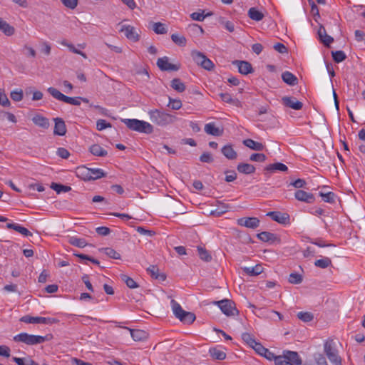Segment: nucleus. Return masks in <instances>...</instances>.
Here are the masks:
<instances>
[{
    "mask_svg": "<svg viewBox=\"0 0 365 365\" xmlns=\"http://www.w3.org/2000/svg\"><path fill=\"white\" fill-rule=\"evenodd\" d=\"M150 120L154 124L164 127L173 123L176 117L158 109H153L148 111Z\"/></svg>",
    "mask_w": 365,
    "mask_h": 365,
    "instance_id": "f257e3e1",
    "label": "nucleus"
},
{
    "mask_svg": "<svg viewBox=\"0 0 365 365\" xmlns=\"http://www.w3.org/2000/svg\"><path fill=\"white\" fill-rule=\"evenodd\" d=\"M121 121L132 130L146 134H150L153 132V126L146 121L138 119H122Z\"/></svg>",
    "mask_w": 365,
    "mask_h": 365,
    "instance_id": "f03ea898",
    "label": "nucleus"
},
{
    "mask_svg": "<svg viewBox=\"0 0 365 365\" xmlns=\"http://www.w3.org/2000/svg\"><path fill=\"white\" fill-rule=\"evenodd\" d=\"M170 304L173 314L180 322L186 324H190L195 320V315L192 312L183 310L180 304L175 300L172 299Z\"/></svg>",
    "mask_w": 365,
    "mask_h": 365,
    "instance_id": "7ed1b4c3",
    "label": "nucleus"
},
{
    "mask_svg": "<svg viewBox=\"0 0 365 365\" xmlns=\"http://www.w3.org/2000/svg\"><path fill=\"white\" fill-rule=\"evenodd\" d=\"M49 339L48 335L39 336L29 334L26 332L20 333L14 336V340L16 342H22L27 345L39 344L48 341Z\"/></svg>",
    "mask_w": 365,
    "mask_h": 365,
    "instance_id": "20e7f679",
    "label": "nucleus"
},
{
    "mask_svg": "<svg viewBox=\"0 0 365 365\" xmlns=\"http://www.w3.org/2000/svg\"><path fill=\"white\" fill-rule=\"evenodd\" d=\"M276 365H299L302 364V360L296 351H284L283 355L277 356L275 358Z\"/></svg>",
    "mask_w": 365,
    "mask_h": 365,
    "instance_id": "39448f33",
    "label": "nucleus"
},
{
    "mask_svg": "<svg viewBox=\"0 0 365 365\" xmlns=\"http://www.w3.org/2000/svg\"><path fill=\"white\" fill-rule=\"evenodd\" d=\"M324 353L330 362L334 365H339L341 363L340 356L338 354L337 350L334 347L333 340L327 341L324 345Z\"/></svg>",
    "mask_w": 365,
    "mask_h": 365,
    "instance_id": "423d86ee",
    "label": "nucleus"
},
{
    "mask_svg": "<svg viewBox=\"0 0 365 365\" xmlns=\"http://www.w3.org/2000/svg\"><path fill=\"white\" fill-rule=\"evenodd\" d=\"M47 91L50 95L58 101L74 106L81 105V97L73 98L66 96L53 87H49Z\"/></svg>",
    "mask_w": 365,
    "mask_h": 365,
    "instance_id": "0eeeda50",
    "label": "nucleus"
},
{
    "mask_svg": "<svg viewBox=\"0 0 365 365\" xmlns=\"http://www.w3.org/2000/svg\"><path fill=\"white\" fill-rule=\"evenodd\" d=\"M213 303L217 304L222 313L228 317L238 314V310L236 309L235 304L232 300L222 299L220 301H215Z\"/></svg>",
    "mask_w": 365,
    "mask_h": 365,
    "instance_id": "6e6552de",
    "label": "nucleus"
},
{
    "mask_svg": "<svg viewBox=\"0 0 365 365\" xmlns=\"http://www.w3.org/2000/svg\"><path fill=\"white\" fill-rule=\"evenodd\" d=\"M20 321L27 324H52L58 322L56 318L42 317H31L25 315L20 319Z\"/></svg>",
    "mask_w": 365,
    "mask_h": 365,
    "instance_id": "1a4fd4ad",
    "label": "nucleus"
},
{
    "mask_svg": "<svg viewBox=\"0 0 365 365\" xmlns=\"http://www.w3.org/2000/svg\"><path fill=\"white\" fill-rule=\"evenodd\" d=\"M156 64L162 71H177L180 68V64H173L170 63L169 58L168 56L159 58Z\"/></svg>",
    "mask_w": 365,
    "mask_h": 365,
    "instance_id": "9d476101",
    "label": "nucleus"
},
{
    "mask_svg": "<svg viewBox=\"0 0 365 365\" xmlns=\"http://www.w3.org/2000/svg\"><path fill=\"white\" fill-rule=\"evenodd\" d=\"M237 224L247 228L255 229L259 227V220L257 217H242L237 220Z\"/></svg>",
    "mask_w": 365,
    "mask_h": 365,
    "instance_id": "9b49d317",
    "label": "nucleus"
},
{
    "mask_svg": "<svg viewBox=\"0 0 365 365\" xmlns=\"http://www.w3.org/2000/svg\"><path fill=\"white\" fill-rule=\"evenodd\" d=\"M282 101L286 107L294 110H300L303 106V103L293 96H284L282 98Z\"/></svg>",
    "mask_w": 365,
    "mask_h": 365,
    "instance_id": "f8f14e48",
    "label": "nucleus"
},
{
    "mask_svg": "<svg viewBox=\"0 0 365 365\" xmlns=\"http://www.w3.org/2000/svg\"><path fill=\"white\" fill-rule=\"evenodd\" d=\"M120 31L124 33L126 38L129 40L134 42L139 40V35L135 32V28L130 25H123Z\"/></svg>",
    "mask_w": 365,
    "mask_h": 365,
    "instance_id": "ddd939ff",
    "label": "nucleus"
},
{
    "mask_svg": "<svg viewBox=\"0 0 365 365\" xmlns=\"http://www.w3.org/2000/svg\"><path fill=\"white\" fill-rule=\"evenodd\" d=\"M267 215L269 216L274 221H276L280 224L284 225L289 222V215L287 213H282L278 211H272L269 212Z\"/></svg>",
    "mask_w": 365,
    "mask_h": 365,
    "instance_id": "4468645a",
    "label": "nucleus"
},
{
    "mask_svg": "<svg viewBox=\"0 0 365 365\" xmlns=\"http://www.w3.org/2000/svg\"><path fill=\"white\" fill-rule=\"evenodd\" d=\"M257 238L262 242H269L272 244L280 242L279 238L274 233L269 232H262L257 235Z\"/></svg>",
    "mask_w": 365,
    "mask_h": 365,
    "instance_id": "2eb2a0df",
    "label": "nucleus"
},
{
    "mask_svg": "<svg viewBox=\"0 0 365 365\" xmlns=\"http://www.w3.org/2000/svg\"><path fill=\"white\" fill-rule=\"evenodd\" d=\"M295 198L301 202L307 203H312L314 202L315 198L313 194L304 191L302 190H298L294 194Z\"/></svg>",
    "mask_w": 365,
    "mask_h": 365,
    "instance_id": "dca6fc26",
    "label": "nucleus"
},
{
    "mask_svg": "<svg viewBox=\"0 0 365 365\" xmlns=\"http://www.w3.org/2000/svg\"><path fill=\"white\" fill-rule=\"evenodd\" d=\"M55 122L53 133L54 135L63 136L66 133V126L63 120L61 118L53 119Z\"/></svg>",
    "mask_w": 365,
    "mask_h": 365,
    "instance_id": "f3484780",
    "label": "nucleus"
},
{
    "mask_svg": "<svg viewBox=\"0 0 365 365\" xmlns=\"http://www.w3.org/2000/svg\"><path fill=\"white\" fill-rule=\"evenodd\" d=\"M234 64L237 66L239 72L243 75H247L253 72L251 63L247 61H235Z\"/></svg>",
    "mask_w": 365,
    "mask_h": 365,
    "instance_id": "a211bd4d",
    "label": "nucleus"
},
{
    "mask_svg": "<svg viewBox=\"0 0 365 365\" xmlns=\"http://www.w3.org/2000/svg\"><path fill=\"white\" fill-rule=\"evenodd\" d=\"M32 121L36 125L41 127L43 129L48 128L50 125L48 119L39 114L34 115L32 118Z\"/></svg>",
    "mask_w": 365,
    "mask_h": 365,
    "instance_id": "6ab92c4d",
    "label": "nucleus"
},
{
    "mask_svg": "<svg viewBox=\"0 0 365 365\" xmlns=\"http://www.w3.org/2000/svg\"><path fill=\"white\" fill-rule=\"evenodd\" d=\"M318 35L320 41L326 46H329L330 43H331L334 41V38L327 34V31L323 26H320L318 30Z\"/></svg>",
    "mask_w": 365,
    "mask_h": 365,
    "instance_id": "aec40b11",
    "label": "nucleus"
},
{
    "mask_svg": "<svg viewBox=\"0 0 365 365\" xmlns=\"http://www.w3.org/2000/svg\"><path fill=\"white\" fill-rule=\"evenodd\" d=\"M204 130L206 133L213 136H220L223 133V130L216 127L215 123L205 124Z\"/></svg>",
    "mask_w": 365,
    "mask_h": 365,
    "instance_id": "412c9836",
    "label": "nucleus"
},
{
    "mask_svg": "<svg viewBox=\"0 0 365 365\" xmlns=\"http://www.w3.org/2000/svg\"><path fill=\"white\" fill-rule=\"evenodd\" d=\"M76 175L85 181L91 180L90 168L86 166L78 167L76 170Z\"/></svg>",
    "mask_w": 365,
    "mask_h": 365,
    "instance_id": "4be33fe9",
    "label": "nucleus"
},
{
    "mask_svg": "<svg viewBox=\"0 0 365 365\" xmlns=\"http://www.w3.org/2000/svg\"><path fill=\"white\" fill-rule=\"evenodd\" d=\"M130 333V335L134 341H143L148 337V334L143 330L140 329H131L126 328Z\"/></svg>",
    "mask_w": 365,
    "mask_h": 365,
    "instance_id": "5701e85b",
    "label": "nucleus"
},
{
    "mask_svg": "<svg viewBox=\"0 0 365 365\" xmlns=\"http://www.w3.org/2000/svg\"><path fill=\"white\" fill-rule=\"evenodd\" d=\"M264 170L270 173H274L275 171L287 172L288 170V167L282 163H275L266 166Z\"/></svg>",
    "mask_w": 365,
    "mask_h": 365,
    "instance_id": "b1692460",
    "label": "nucleus"
},
{
    "mask_svg": "<svg viewBox=\"0 0 365 365\" xmlns=\"http://www.w3.org/2000/svg\"><path fill=\"white\" fill-rule=\"evenodd\" d=\"M0 30L7 36H12L15 32L14 27L9 24L1 18H0Z\"/></svg>",
    "mask_w": 365,
    "mask_h": 365,
    "instance_id": "393cba45",
    "label": "nucleus"
},
{
    "mask_svg": "<svg viewBox=\"0 0 365 365\" xmlns=\"http://www.w3.org/2000/svg\"><path fill=\"white\" fill-rule=\"evenodd\" d=\"M239 173L250 175L255 172V167L249 163H239L237 166Z\"/></svg>",
    "mask_w": 365,
    "mask_h": 365,
    "instance_id": "a878e982",
    "label": "nucleus"
},
{
    "mask_svg": "<svg viewBox=\"0 0 365 365\" xmlns=\"http://www.w3.org/2000/svg\"><path fill=\"white\" fill-rule=\"evenodd\" d=\"M243 144L249 148L256 151H262L264 148V146L262 143L255 141L250 138L243 140Z\"/></svg>",
    "mask_w": 365,
    "mask_h": 365,
    "instance_id": "bb28decb",
    "label": "nucleus"
},
{
    "mask_svg": "<svg viewBox=\"0 0 365 365\" xmlns=\"http://www.w3.org/2000/svg\"><path fill=\"white\" fill-rule=\"evenodd\" d=\"M222 153L229 160L236 159L237 157V154L236 151L233 149L231 145H225L222 150Z\"/></svg>",
    "mask_w": 365,
    "mask_h": 365,
    "instance_id": "cd10ccee",
    "label": "nucleus"
},
{
    "mask_svg": "<svg viewBox=\"0 0 365 365\" xmlns=\"http://www.w3.org/2000/svg\"><path fill=\"white\" fill-rule=\"evenodd\" d=\"M282 78L284 83L289 86H295L298 83L297 78L291 72L285 71L282 74Z\"/></svg>",
    "mask_w": 365,
    "mask_h": 365,
    "instance_id": "c85d7f7f",
    "label": "nucleus"
},
{
    "mask_svg": "<svg viewBox=\"0 0 365 365\" xmlns=\"http://www.w3.org/2000/svg\"><path fill=\"white\" fill-rule=\"evenodd\" d=\"M242 270L250 276H257L262 272L263 268L260 264H257L255 267H245Z\"/></svg>",
    "mask_w": 365,
    "mask_h": 365,
    "instance_id": "c756f323",
    "label": "nucleus"
},
{
    "mask_svg": "<svg viewBox=\"0 0 365 365\" xmlns=\"http://www.w3.org/2000/svg\"><path fill=\"white\" fill-rule=\"evenodd\" d=\"M193 61L201 67L204 65V62L207 59V56L202 52L193 51L191 53Z\"/></svg>",
    "mask_w": 365,
    "mask_h": 365,
    "instance_id": "7c9ffc66",
    "label": "nucleus"
},
{
    "mask_svg": "<svg viewBox=\"0 0 365 365\" xmlns=\"http://www.w3.org/2000/svg\"><path fill=\"white\" fill-rule=\"evenodd\" d=\"M89 151L95 156L104 157L108 154V152L98 144L92 145Z\"/></svg>",
    "mask_w": 365,
    "mask_h": 365,
    "instance_id": "2f4dec72",
    "label": "nucleus"
},
{
    "mask_svg": "<svg viewBox=\"0 0 365 365\" xmlns=\"http://www.w3.org/2000/svg\"><path fill=\"white\" fill-rule=\"evenodd\" d=\"M170 86L175 91L182 93L185 90V85L180 78H173L170 82Z\"/></svg>",
    "mask_w": 365,
    "mask_h": 365,
    "instance_id": "473e14b6",
    "label": "nucleus"
},
{
    "mask_svg": "<svg viewBox=\"0 0 365 365\" xmlns=\"http://www.w3.org/2000/svg\"><path fill=\"white\" fill-rule=\"evenodd\" d=\"M248 16L251 19L257 21H261L264 17V14L255 7L249 9Z\"/></svg>",
    "mask_w": 365,
    "mask_h": 365,
    "instance_id": "72a5a7b5",
    "label": "nucleus"
},
{
    "mask_svg": "<svg viewBox=\"0 0 365 365\" xmlns=\"http://www.w3.org/2000/svg\"><path fill=\"white\" fill-rule=\"evenodd\" d=\"M209 353L214 359L223 360L226 358V354L223 351L216 348H210Z\"/></svg>",
    "mask_w": 365,
    "mask_h": 365,
    "instance_id": "f704fd0d",
    "label": "nucleus"
},
{
    "mask_svg": "<svg viewBox=\"0 0 365 365\" xmlns=\"http://www.w3.org/2000/svg\"><path fill=\"white\" fill-rule=\"evenodd\" d=\"M68 242L79 248H83L88 245L85 239L78 238L77 237H71L68 240Z\"/></svg>",
    "mask_w": 365,
    "mask_h": 365,
    "instance_id": "c9c22d12",
    "label": "nucleus"
},
{
    "mask_svg": "<svg viewBox=\"0 0 365 365\" xmlns=\"http://www.w3.org/2000/svg\"><path fill=\"white\" fill-rule=\"evenodd\" d=\"M106 173L100 168H90L91 180H98L106 176Z\"/></svg>",
    "mask_w": 365,
    "mask_h": 365,
    "instance_id": "e433bc0d",
    "label": "nucleus"
},
{
    "mask_svg": "<svg viewBox=\"0 0 365 365\" xmlns=\"http://www.w3.org/2000/svg\"><path fill=\"white\" fill-rule=\"evenodd\" d=\"M147 271L150 274L152 277H153L154 279H159L165 280L166 278L165 274H160L158 273L159 269L156 266L152 265V266L149 267L148 268Z\"/></svg>",
    "mask_w": 365,
    "mask_h": 365,
    "instance_id": "4c0bfd02",
    "label": "nucleus"
},
{
    "mask_svg": "<svg viewBox=\"0 0 365 365\" xmlns=\"http://www.w3.org/2000/svg\"><path fill=\"white\" fill-rule=\"evenodd\" d=\"M51 188L55 190L58 194L61 192H69L71 190V187L70 186L52 182L51 185Z\"/></svg>",
    "mask_w": 365,
    "mask_h": 365,
    "instance_id": "58836bf2",
    "label": "nucleus"
},
{
    "mask_svg": "<svg viewBox=\"0 0 365 365\" xmlns=\"http://www.w3.org/2000/svg\"><path fill=\"white\" fill-rule=\"evenodd\" d=\"M204 10H200V11L193 12L190 14V18L194 21H202L206 16H209L212 15V13H207L205 14Z\"/></svg>",
    "mask_w": 365,
    "mask_h": 365,
    "instance_id": "ea45409f",
    "label": "nucleus"
},
{
    "mask_svg": "<svg viewBox=\"0 0 365 365\" xmlns=\"http://www.w3.org/2000/svg\"><path fill=\"white\" fill-rule=\"evenodd\" d=\"M100 250L103 252L108 257L112 259H120V255L111 247L101 248Z\"/></svg>",
    "mask_w": 365,
    "mask_h": 365,
    "instance_id": "a19ab883",
    "label": "nucleus"
},
{
    "mask_svg": "<svg viewBox=\"0 0 365 365\" xmlns=\"http://www.w3.org/2000/svg\"><path fill=\"white\" fill-rule=\"evenodd\" d=\"M314 265L317 267L325 269L331 265V260L329 257H323L314 262Z\"/></svg>",
    "mask_w": 365,
    "mask_h": 365,
    "instance_id": "79ce46f5",
    "label": "nucleus"
},
{
    "mask_svg": "<svg viewBox=\"0 0 365 365\" xmlns=\"http://www.w3.org/2000/svg\"><path fill=\"white\" fill-rule=\"evenodd\" d=\"M197 251L200 258L205 262H210L212 260V256L207 250L202 248V247H197Z\"/></svg>",
    "mask_w": 365,
    "mask_h": 365,
    "instance_id": "37998d69",
    "label": "nucleus"
},
{
    "mask_svg": "<svg viewBox=\"0 0 365 365\" xmlns=\"http://www.w3.org/2000/svg\"><path fill=\"white\" fill-rule=\"evenodd\" d=\"M172 41L180 46H185L186 45L187 40L185 36H180L178 34H173L171 35Z\"/></svg>",
    "mask_w": 365,
    "mask_h": 365,
    "instance_id": "c03bdc74",
    "label": "nucleus"
},
{
    "mask_svg": "<svg viewBox=\"0 0 365 365\" xmlns=\"http://www.w3.org/2000/svg\"><path fill=\"white\" fill-rule=\"evenodd\" d=\"M13 361L18 365H39L37 362L30 359L14 357Z\"/></svg>",
    "mask_w": 365,
    "mask_h": 365,
    "instance_id": "a18cd8bd",
    "label": "nucleus"
},
{
    "mask_svg": "<svg viewBox=\"0 0 365 365\" xmlns=\"http://www.w3.org/2000/svg\"><path fill=\"white\" fill-rule=\"evenodd\" d=\"M153 30L157 34H165L168 32V29L165 24L160 22L154 23L153 26Z\"/></svg>",
    "mask_w": 365,
    "mask_h": 365,
    "instance_id": "49530a36",
    "label": "nucleus"
},
{
    "mask_svg": "<svg viewBox=\"0 0 365 365\" xmlns=\"http://www.w3.org/2000/svg\"><path fill=\"white\" fill-rule=\"evenodd\" d=\"M319 195L326 202L334 203L335 202L336 195L333 192H328L327 193L320 192Z\"/></svg>",
    "mask_w": 365,
    "mask_h": 365,
    "instance_id": "de8ad7c7",
    "label": "nucleus"
},
{
    "mask_svg": "<svg viewBox=\"0 0 365 365\" xmlns=\"http://www.w3.org/2000/svg\"><path fill=\"white\" fill-rule=\"evenodd\" d=\"M242 339L250 347H252L255 343L257 342L254 336L248 332L242 333Z\"/></svg>",
    "mask_w": 365,
    "mask_h": 365,
    "instance_id": "09e8293b",
    "label": "nucleus"
},
{
    "mask_svg": "<svg viewBox=\"0 0 365 365\" xmlns=\"http://www.w3.org/2000/svg\"><path fill=\"white\" fill-rule=\"evenodd\" d=\"M331 55H332L334 61L336 63L342 62L346 58L345 53L342 51H332Z\"/></svg>",
    "mask_w": 365,
    "mask_h": 365,
    "instance_id": "8fccbe9b",
    "label": "nucleus"
},
{
    "mask_svg": "<svg viewBox=\"0 0 365 365\" xmlns=\"http://www.w3.org/2000/svg\"><path fill=\"white\" fill-rule=\"evenodd\" d=\"M297 317L304 322H309L313 319L314 316L308 312H299L297 314Z\"/></svg>",
    "mask_w": 365,
    "mask_h": 365,
    "instance_id": "3c124183",
    "label": "nucleus"
},
{
    "mask_svg": "<svg viewBox=\"0 0 365 365\" xmlns=\"http://www.w3.org/2000/svg\"><path fill=\"white\" fill-rule=\"evenodd\" d=\"M228 208V205L222 204L221 205L217 206L216 209L212 210L211 215L215 216H220L222 214L225 213L227 211Z\"/></svg>",
    "mask_w": 365,
    "mask_h": 365,
    "instance_id": "603ef678",
    "label": "nucleus"
},
{
    "mask_svg": "<svg viewBox=\"0 0 365 365\" xmlns=\"http://www.w3.org/2000/svg\"><path fill=\"white\" fill-rule=\"evenodd\" d=\"M288 281L293 284H298L302 282V276L297 273H291L289 276Z\"/></svg>",
    "mask_w": 365,
    "mask_h": 365,
    "instance_id": "864d4df0",
    "label": "nucleus"
},
{
    "mask_svg": "<svg viewBox=\"0 0 365 365\" xmlns=\"http://www.w3.org/2000/svg\"><path fill=\"white\" fill-rule=\"evenodd\" d=\"M121 279L129 288L133 289V288H136L138 287L137 282H135V281H134L133 279H132L131 277H130L125 274H123L121 276Z\"/></svg>",
    "mask_w": 365,
    "mask_h": 365,
    "instance_id": "5fc2aeb1",
    "label": "nucleus"
},
{
    "mask_svg": "<svg viewBox=\"0 0 365 365\" xmlns=\"http://www.w3.org/2000/svg\"><path fill=\"white\" fill-rule=\"evenodd\" d=\"M219 96L221 100L225 103L235 104L236 102H237V100L232 98L231 95L227 93H220Z\"/></svg>",
    "mask_w": 365,
    "mask_h": 365,
    "instance_id": "6e6d98bb",
    "label": "nucleus"
},
{
    "mask_svg": "<svg viewBox=\"0 0 365 365\" xmlns=\"http://www.w3.org/2000/svg\"><path fill=\"white\" fill-rule=\"evenodd\" d=\"M11 98L13 101L19 102L23 99V91L22 90H15L11 92Z\"/></svg>",
    "mask_w": 365,
    "mask_h": 365,
    "instance_id": "4d7b16f0",
    "label": "nucleus"
},
{
    "mask_svg": "<svg viewBox=\"0 0 365 365\" xmlns=\"http://www.w3.org/2000/svg\"><path fill=\"white\" fill-rule=\"evenodd\" d=\"M267 157L263 153H253L250 155V160L255 162H264Z\"/></svg>",
    "mask_w": 365,
    "mask_h": 365,
    "instance_id": "13d9d810",
    "label": "nucleus"
},
{
    "mask_svg": "<svg viewBox=\"0 0 365 365\" xmlns=\"http://www.w3.org/2000/svg\"><path fill=\"white\" fill-rule=\"evenodd\" d=\"M219 22L222 24L225 28L230 32H233L235 30L234 24L230 21H225L224 18H220Z\"/></svg>",
    "mask_w": 365,
    "mask_h": 365,
    "instance_id": "bf43d9fd",
    "label": "nucleus"
},
{
    "mask_svg": "<svg viewBox=\"0 0 365 365\" xmlns=\"http://www.w3.org/2000/svg\"><path fill=\"white\" fill-rule=\"evenodd\" d=\"M173 110H179L182 107V102L180 100L169 98V103L168 105Z\"/></svg>",
    "mask_w": 365,
    "mask_h": 365,
    "instance_id": "052dcab7",
    "label": "nucleus"
},
{
    "mask_svg": "<svg viewBox=\"0 0 365 365\" xmlns=\"http://www.w3.org/2000/svg\"><path fill=\"white\" fill-rule=\"evenodd\" d=\"M15 231L18 232L19 233L21 234L25 237L32 236V233L28 229L19 224L16 225V227H15Z\"/></svg>",
    "mask_w": 365,
    "mask_h": 365,
    "instance_id": "680f3d73",
    "label": "nucleus"
},
{
    "mask_svg": "<svg viewBox=\"0 0 365 365\" xmlns=\"http://www.w3.org/2000/svg\"><path fill=\"white\" fill-rule=\"evenodd\" d=\"M0 104L4 107H9L11 103L4 91L0 89Z\"/></svg>",
    "mask_w": 365,
    "mask_h": 365,
    "instance_id": "e2e57ef3",
    "label": "nucleus"
},
{
    "mask_svg": "<svg viewBox=\"0 0 365 365\" xmlns=\"http://www.w3.org/2000/svg\"><path fill=\"white\" fill-rule=\"evenodd\" d=\"M110 127H111V124L106 122V120H103V119H100L96 123V128L98 130H103V129L110 128Z\"/></svg>",
    "mask_w": 365,
    "mask_h": 365,
    "instance_id": "0e129e2a",
    "label": "nucleus"
},
{
    "mask_svg": "<svg viewBox=\"0 0 365 365\" xmlns=\"http://www.w3.org/2000/svg\"><path fill=\"white\" fill-rule=\"evenodd\" d=\"M61 44L63 45V46H66L69 49L70 51H71V52H73L74 53H76V54L81 53V51H80L78 48H76L74 46V45H73L72 43H68L66 40H63L62 41H61Z\"/></svg>",
    "mask_w": 365,
    "mask_h": 365,
    "instance_id": "69168bd1",
    "label": "nucleus"
},
{
    "mask_svg": "<svg viewBox=\"0 0 365 365\" xmlns=\"http://www.w3.org/2000/svg\"><path fill=\"white\" fill-rule=\"evenodd\" d=\"M252 348L260 356L263 354L264 351L266 349L260 342L258 341L255 343Z\"/></svg>",
    "mask_w": 365,
    "mask_h": 365,
    "instance_id": "338daca9",
    "label": "nucleus"
},
{
    "mask_svg": "<svg viewBox=\"0 0 365 365\" xmlns=\"http://www.w3.org/2000/svg\"><path fill=\"white\" fill-rule=\"evenodd\" d=\"M200 160L203 163H210L213 161V158L210 153L205 152L200 155Z\"/></svg>",
    "mask_w": 365,
    "mask_h": 365,
    "instance_id": "774afa93",
    "label": "nucleus"
}]
</instances>
